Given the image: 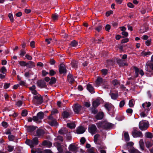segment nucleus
<instances>
[{
  "mask_svg": "<svg viewBox=\"0 0 153 153\" xmlns=\"http://www.w3.org/2000/svg\"><path fill=\"white\" fill-rule=\"evenodd\" d=\"M38 139L36 137L34 138L32 140H27L25 141L26 143L31 148L33 147L34 145H38Z\"/></svg>",
  "mask_w": 153,
  "mask_h": 153,
  "instance_id": "obj_1",
  "label": "nucleus"
},
{
  "mask_svg": "<svg viewBox=\"0 0 153 153\" xmlns=\"http://www.w3.org/2000/svg\"><path fill=\"white\" fill-rule=\"evenodd\" d=\"M139 128L142 131L145 130L149 127V124L147 121H141L139 123Z\"/></svg>",
  "mask_w": 153,
  "mask_h": 153,
  "instance_id": "obj_2",
  "label": "nucleus"
},
{
  "mask_svg": "<svg viewBox=\"0 0 153 153\" xmlns=\"http://www.w3.org/2000/svg\"><path fill=\"white\" fill-rule=\"evenodd\" d=\"M33 102L35 104H40L43 101V99L41 95H38L34 97L33 98Z\"/></svg>",
  "mask_w": 153,
  "mask_h": 153,
  "instance_id": "obj_3",
  "label": "nucleus"
},
{
  "mask_svg": "<svg viewBox=\"0 0 153 153\" xmlns=\"http://www.w3.org/2000/svg\"><path fill=\"white\" fill-rule=\"evenodd\" d=\"M44 116V113L42 112H40L38 113L37 116H34L33 117V120L38 123L40 122V121H39V120H42L43 119Z\"/></svg>",
  "mask_w": 153,
  "mask_h": 153,
  "instance_id": "obj_4",
  "label": "nucleus"
},
{
  "mask_svg": "<svg viewBox=\"0 0 153 153\" xmlns=\"http://www.w3.org/2000/svg\"><path fill=\"white\" fill-rule=\"evenodd\" d=\"M132 135L134 138L142 137L143 135L141 132L137 130L136 128H134L132 132Z\"/></svg>",
  "mask_w": 153,
  "mask_h": 153,
  "instance_id": "obj_5",
  "label": "nucleus"
},
{
  "mask_svg": "<svg viewBox=\"0 0 153 153\" xmlns=\"http://www.w3.org/2000/svg\"><path fill=\"white\" fill-rule=\"evenodd\" d=\"M134 69L135 71V77H137L139 74H140L141 76L144 75V73L142 70H140L135 67H134Z\"/></svg>",
  "mask_w": 153,
  "mask_h": 153,
  "instance_id": "obj_6",
  "label": "nucleus"
},
{
  "mask_svg": "<svg viewBox=\"0 0 153 153\" xmlns=\"http://www.w3.org/2000/svg\"><path fill=\"white\" fill-rule=\"evenodd\" d=\"M49 123L50 125L51 126H56L57 125V123L56 120H55L51 116L49 117Z\"/></svg>",
  "mask_w": 153,
  "mask_h": 153,
  "instance_id": "obj_7",
  "label": "nucleus"
},
{
  "mask_svg": "<svg viewBox=\"0 0 153 153\" xmlns=\"http://www.w3.org/2000/svg\"><path fill=\"white\" fill-rule=\"evenodd\" d=\"M89 132L92 134H93L97 131V128L95 125H92L88 127Z\"/></svg>",
  "mask_w": 153,
  "mask_h": 153,
  "instance_id": "obj_8",
  "label": "nucleus"
},
{
  "mask_svg": "<svg viewBox=\"0 0 153 153\" xmlns=\"http://www.w3.org/2000/svg\"><path fill=\"white\" fill-rule=\"evenodd\" d=\"M81 108V106L79 104H76L73 105V110L75 113L78 114Z\"/></svg>",
  "mask_w": 153,
  "mask_h": 153,
  "instance_id": "obj_9",
  "label": "nucleus"
},
{
  "mask_svg": "<svg viewBox=\"0 0 153 153\" xmlns=\"http://www.w3.org/2000/svg\"><path fill=\"white\" fill-rule=\"evenodd\" d=\"M145 69L148 72H151V70H153V63L146 64Z\"/></svg>",
  "mask_w": 153,
  "mask_h": 153,
  "instance_id": "obj_10",
  "label": "nucleus"
},
{
  "mask_svg": "<svg viewBox=\"0 0 153 153\" xmlns=\"http://www.w3.org/2000/svg\"><path fill=\"white\" fill-rule=\"evenodd\" d=\"M105 107L108 111L111 112L114 111V106L111 104L109 103L106 104L105 105Z\"/></svg>",
  "mask_w": 153,
  "mask_h": 153,
  "instance_id": "obj_11",
  "label": "nucleus"
},
{
  "mask_svg": "<svg viewBox=\"0 0 153 153\" xmlns=\"http://www.w3.org/2000/svg\"><path fill=\"white\" fill-rule=\"evenodd\" d=\"M85 128L82 126L79 127L76 129V132L78 134H82L85 131Z\"/></svg>",
  "mask_w": 153,
  "mask_h": 153,
  "instance_id": "obj_12",
  "label": "nucleus"
},
{
  "mask_svg": "<svg viewBox=\"0 0 153 153\" xmlns=\"http://www.w3.org/2000/svg\"><path fill=\"white\" fill-rule=\"evenodd\" d=\"M77 149V146L74 144H71L68 147L69 150L73 152H75Z\"/></svg>",
  "mask_w": 153,
  "mask_h": 153,
  "instance_id": "obj_13",
  "label": "nucleus"
},
{
  "mask_svg": "<svg viewBox=\"0 0 153 153\" xmlns=\"http://www.w3.org/2000/svg\"><path fill=\"white\" fill-rule=\"evenodd\" d=\"M45 133V132L44 130L41 129H38L36 131L37 135L39 137H42Z\"/></svg>",
  "mask_w": 153,
  "mask_h": 153,
  "instance_id": "obj_14",
  "label": "nucleus"
},
{
  "mask_svg": "<svg viewBox=\"0 0 153 153\" xmlns=\"http://www.w3.org/2000/svg\"><path fill=\"white\" fill-rule=\"evenodd\" d=\"M87 89L88 91L91 93H94V88L93 86L90 84H88L87 85Z\"/></svg>",
  "mask_w": 153,
  "mask_h": 153,
  "instance_id": "obj_15",
  "label": "nucleus"
},
{
  "mask_svg": "<svg viewBox=\"0 0 153 153\" xmlns=\"http://www.w3.org/2000/svg\"><path fill=\"white\" fill-rule=\"evenodd\" d=\"M59 72L60 74L65 73L66 72V70L64 65H60L59 68Z\"/></svg>",
  "mask_w": 153,
  "mask_h": 153,
  "instance_id": "obj_16",
  "label": "nucleus"
},
{
  "mask_svg": "<svg viewBox=\"0 0 153 153\" xmlns=\"http://www.w3.org/2000/svg\"><path fill=\"white\" fill-rule=\"evenodd\" d=\"M128 150L130 153H140L137 150L132 147L128 148Z\"/></svg>",
  "mask_w": 153,
  "mask_h": 153,
  "instance_id": "obj_17",
  "label": "nucleus"
},
{
  "mask_svg": "<svg viewBox=\"0 0 153 153\" xmlns=\"http://www.w3.org/2000/svg\"><path fill=\"white\" fill-rule=\"evenodd\" d=\"M38 86L41 88H45L46 86V84L44 81H38L37 82Z\"/></svg>",
  "mask_w": 153,
  "mask_h": 153,
  "instance_id": "obj_18",
  "label": "nucleus"
},
{
  "mask_svg": "<svg viewBox=\"0 0 153 153\" xmlns=\"http://www.w3.org/2000/svg\"><path fill=\"white\" fill-rule=\"evenodd\" d=\"M55 146L56 147L58 152H62L63 149L62 146L58 143H55Z\"/></svg>",
  "mask_w": 153,
  "mask_h": 153,
  "instance_id": "obj_19",
  "label": "nucleus"
},
{
  "mask_svg": "<svg viewBox=\"0 0 153 153\" xmlns=\"http://www.w3.org/2000/svg\"><path fill=\"white\" fill-rule=\"evenodd\" d=\"M144 112H142L140 113V115L141 117H146L147 115V113L148 112L150 111L149 108L146 109L145 110H144Z\"/></svg>",
  "mask_w": 153,
  "mask_h": 153,
  "instance_id": "obj_20",
  "label": "nucleus"
},
{
  "mask_svg": "<svg viewBox=\"0 0 153 153\" xmlns=\"http://www.w3.org/2000/svg\"><path fill=\"white\" fill-rule=\"evenodd\" d=\"M100 104V100L97 99L94 101L92 102V105L94 107H96L98 106Z\"/></svg>",
  "mask_w": 153,
  "mask_h": 153,
  "instance_id": "obj_21",
  "label": "nucleus"
},
{
  "mask_svg": "<svg viewBox=\"0 0 153 153\" xmlns=\"http://www.w3.org/2000/svg\"><path fill=\"white\" fill-rule=\"evenodd\" d=\"M151 103L150 102H145L143 103L142 105V106L144 110H145L146 109L149 108L151 106Z\"/></svg>",
  "mask_w": 153,
  "mask_h": 153,
  "instance_id": "obj_22",
  "label": "nucleus"
},
{
  "mask_svg": "<svg viewBox=\"0 0 153 153\" xmlns=\"http://www.w3.org/2000/svg\"><path fill=\"white\" fill-rule=\"evenodd\" d=\"M103 82L102 79L100 77H98L96 81V85L97 87L99 86Z\"/></svg>",
  "mask_w": 153,
  "mask_h": 153,
  "instance_id": "obj_23",
  "label": "nucleus"
},
{
  "mask_svg": "<svg viewBox=\"0 0 153 153\" xmlns=\"http://www.w3.org/2000/svg\"><path fill=\"white\" fill-rule=\"evenodd\" d=\"M103 123H104V128H109L112 127V124L110 123L105 121Z\"/></svg>",
  "mask_w": 153,
  "mask_h": 153,
  "instance_id": "obj_24",
  "label": "nucleus"
},
{
  "mask_svg": "<svg viewBox=\"0 0 153 153\" xmlns=\"http://www.w3.org/2000/svg\"><path fill=\"white\" fill-rule=\"evenodd\" d=\"M36 128L35 126H29L27 128V130L28 132H32L36 129Z\"/></svg>",
  "mask_w": 153,
  "mask_h": 153,
  "instance_id": "obj_25",
  "label": "nucleus"
},
{
  "mask_svg": "<svg viewBox=\"0 0 153 153\" xmlns=\"http://www.w3.org/2000/svg\"><path fill=\"white\" fill-rule=\"evenodd\" d=\"M103 117V114L102 112L98 113L96 116V118L97 120H101Z\"/></svg>",
  "mask_w": 153,
  "mask_h": 153,
  "instance_id": "obj_26",
  "label": "nucleus"
},
{
  "mask_svg": "<svg viewBox=\"0 0 153 153\" xmlns=\"http://www.w3.org/2000/svg\"><path fill=\"white\" fill-rule=\"evenodd\" d=\"M31 152L32 153H41L43 152L42 150L41 149H33L31 150Z\"/></svg>",
  "mask_w": 153,
  "mask_h": 153,
  "instance_id": "obj_27",
  "label": "nucleus"
},
{
  "mask_svg": "<svg viewBox=\"0 0 153 153\" xmlns=\"http://www.w3.org/2000/svg\"><path fill=\"white\" fill-rule=\"evenodd\" d=\"M67 126L71 129L74 128L75 127L76 125L74 123H68L67 125Z\"/></svg>",
  "mask_w": 153,
  "mask_h": 153,
  "instance_id": "obj_28",
  "label": "nucleus"
},
{
  "mask_svg": "<svg viewBox=\"0 0 153 153\" xmlns=\"http://www.w3.org/2000/svg\"><path fill=\"white\" fill-rule=\"evenodd\" d=\"M146 146L147 148L152 147L153 145V143L152 141H147L145 142Z\"/></svg>",
  "mask_w": 153,
  "mask_h": 153,
  "instance_id": "obj_29",
  "label": "nucleus"
},
{
  "mask_svg": "<svg viewBox=\"0 0 153 153\" xmlns=\"http://www.w3.org/2000/svg\"><path fill=\"white\" fill-rule=\"evenodd\" d=\"M151 52L148 51L146 52L145 51H143L141 52V54L142 56H148L152 54Z\"/></svg>",
  "mask_w": 153,
  "mask_h": 153,
  "instance_id": "obj_30",
  "label": "nucleus"
},
{
  "mask_svg": "<svg viewBox=\"0 0 153 153\" xmlns=\"http://www.w3.org/2000/svg\"><path fill=\"white\" fill-rule=\"evenodd\" d=\"M140 148L142 150H143L144 148V143L143 140H140L139 142Z\"/></svg>",
  "mask_w": 153,
  "mask_h": 153,
  "instance_id": "obj_31",
  "label": "nucleus"
},
{
  "mask_svg": "<svg viewBox=\"0 0 153 153\" xmlns=\"http://www.w3.org/2000/svg\"><path fill=\"white\" fill-rule=\"evenodd\" d=\"M68 80L70 83H72L74 81L73 76L71 75H69L68 76Z\"/></svg>",
  "mask_w": 153,
  "mask_h": 153,
  "instance_id": "obj_32",
  "label": "nucleus"
},
{
  "mask_svg": "<svg viewBox=\"0 0 153 153\" xmlns=\"http://www.w3.org/2000/svg\"><path fill=\"white\" fill-rule=\"evenodd\" d=\"M59 132L60 134H63L66 133L67 131L66 128H63L59 130Z\"/></svg>",
  "mask_w": 153,
  "mask_h": 153,
  "instance_id": "obj_33",
  "label": "nucleus"
},
{
  "mask_svg": "<svg viewBox=\"0 0 153 153\" xmlns=\"http://www.w3.org/2000/svg\"><path fill=\"white\" fill-rule=\"evenodd\" d=\"M100 137V135L98 134L95 135L94 137V141L96 144L97 143V141Z\"/></svg>",
  "mask_w": 153,
  "mask_h": 153,
  "instance_id": "obj_34",
  "label": "nucleus"
},
{
  "mask_svg": "<svg viewBox=\"0 0 153 153\" xmlns=\"http://www.w3.org/2000/svg\"><path fill=\"white\" fill-rule=\"evenodd\" d=\"M124 136L126 140L128 141L129 140V137L128 132H125L124 133Z\"/></svg>",
  "mask_w": 153,
  "mask_h": 153,
  "instance_id": "obj_35",
  "label": "nucleus"
},
{
  "mask_svg": "<svg viewBox=\"0 0 153 153\" xmlns=\"http://www.w3.org/2000/svg\"><path fill=\"white\" fill-rule=\"evenodd\" d=\"M71 46L76 47L78 45V43L75 40H74L71 42Z\"/></svg>",
  "mask_w": 153,
  "mask_h": 153,
  "instance_id": "obj_36",
  "label": "nucleus"
},
{
  "mask_svg": "<svg viewBox=\"0 0 153 153\" xmlns=\"http://www.w3.org/2000/svg\"><path fill=\"white\" fill-rule=\"evenodd\" d=\"M104 123V122H100L98 123H97V125L98 128H99V127L104 128V123Z\"/></svg>",
  "mask_w": 153,
  "mask_h": 153,
  "instance_id": "obj_37",
  "label": "nucleus"
},
{
  "mask_svg": "<svg viewBox=\"0 0 153 153\" xmlns=\"http://www.w3.org/2000/svg\"><path fill=\"white\" fill-rule=\"evenodd\" d=\"M64 118H67L70 116L69 113L67 111H64L62 114Z\"/></svg>",
  "mask_w": 153,
  "mask_h": 153,
  "instance_id": "obj_38",
  "label": "nucleus"
},
{
  "mask_svg": "<svg viewBox=\"0 0 153 153\" xmlns=\"http://www.w3.org/2000/svg\"><path fill=\"white\" fill-rule=\"evenodd\" d=\"M111 96L112 99L115 100L118 97V95L117 94H115L113 93H111Z\"/></svg>",
  "mask_w": 153,
  "mask_h": 153,
  "instance_id": "obj_39",
  "label": "nucleus"
},
{
  "mask_svg": "<svg viewBox=\"0 0 153 153\" xmlns=\"http://www.w3.org/2000/svg\"><path fill=\"white\" fill-rule=\"evenodd\" d=\"M145 135L146 137L149 138H151L153 137L152 134L149 132L146 133Z\"/></svg>",
  "mask_w": 153,
  "mask_h": 153,
  "instance_id": "obj_40",
  "label": "nucleus"
},
{
  "mask_svg": "<svg viewBox=\"0 0 153 153\" xmlns=\"http://www.w3.org/2000/svg\"><path fill=\"white\" fill-rule=\"evenodd\" d=\"M19 63L21 66H25L27 65V63L25 61H19Z\"/></svg>",
  "mask_w": 153,
  "mask_h": 153,
  "instance_id": "obj_41",
  "label": "nucleus"
},
{
  "mask_svg": "<svg viewBox=\"0 0 153 153\" xmlns=\"http://www.w3.org/2000/svg\"><path fill=\"white\" fill-rule=\"evenodd\" d=\"M102 75L104 76L107 74L108 70L106 69H103L101 71Z\"/></svg>",
  "mask_w": 153,
  "mask_h": 153,
  "instance_id": "obj_42",
  "label": "nucleus"
},
{
  "mask_svg": "<svg viewBox=\"0 0 153 153\" xmlns=\"http://www.w3.org/2000/svg\"><path fill=\"white\" fill-rule=\"evenodd\" d=\"M112 84L114 85L117 86L119 84V82L117 79H114L112 81Z\"/></svg>",
  "mask_w": 153,
  "mask_h": 153,
  "instance_id": "obj_43",
  "label": "nucleus"
},
{
  "mask_svg": "<svg viewBox=\"0 0 153 153\" xmlns=\"http://www.w3.org/2000/svg\"><path fill=\"white\" fill-rule=\"evenodd\" d=\"M152 40L150 39L147 40L145 42L146 45L147 46H150L151 44Z\"/></svg>",
  "mask_w": 153,
  "mask_h": 153,
  "instance_id": "obj_44",
  "label": "nucleus"
},
{
  "mask_svg": "<svg viewBox=\"0 0 153 153\" xmlns=\"http://www.w3.org/2000/svg\"><path fill=\"white\" fill-rule=\"evenodd\" d=\"M59 17V15L56 14H54L52 16V18L54 21L57 20Z\"/></svg>",
  "mask_w": 153,
  "mask_h": 153,
  "instance_id": "obj_45",
  "label": "nucleus"
},
{
  "mask_svg": "<svg viewBox=\"0 0 153 153\" xmlns=\"http://www.w3.org/2000/svg\"><path fill=\"white\" fill-rule=\"evenodd\" d=\"M8 138L10 141H12L14 139L15 137L12 135L10 134L8 136Z\"/></svg>",
  "mask_w": 153,
  "mask_h": 153,
  "instance_id": "obj_46",
  "label": "nucleus"
},
{
  "mask_svg": "<svg viewBox=\"0 0 153 153\" xmlns=\"http://www.w3.org/2000/svg\"><path fill=\"white\" fill-rule=\"evenodd\" d=\"M7 148V150L10 152L12 151L14 149L13 147L11 146H8Z\"/></svg>",
  "mask_w": 153,
  "mask_h": 153,
  "instance_id": "obj_47",
  "label": "nucleus"
},
{
  "mask_svg": "<svg viewBox=\"0 0 153 153\" xmlns=\"http://www.w3.org/2000/svg\"><path fill=\"white\" fill-rule=\"evenodd\" d=\"M134 101L133 100H131L129 102V105L130 107H132L134 105Z\"/></svg>",
  "mask_w": 153,
  "mask_h": 153,
  "instance_id": "obj_48",
  "label": "nucleus"
},
{
  "mask_svg": "<svg viewBox=\"0 0 153 153\" xmlns=\"http://www.w3.org/2000/svg\"><path fill=\"white\" fill-rule=\"evenodd\" d=\"M56 82V79L53 77H52L51 78L50 83V84H53L54 83Z\"/></svg>",
  "mask_w": 153,
  "mask_h": 153,
  "instance_id": "obj_49",
  "label": "nucleus"
},
{
  "mask_svg": "<svg viewBox=\"0 0 153 153\" xmlns=\"http://www.w3.org/2000/svg\"><path fill=\"white\" fill-rule=\"evenodd\" d=\"M97 147L99 150L104 149L106 148V147L104 145L98 146Z\"/></svg>",
  "mask_w": 153,
  "mask_h": 153,
  "instance_id": "obj_50",
  "label": "nucleus"
},
{
  "mask_svg": "<svg viewBox=\"0 0 153 153\" xmlns=\"http://www.w3.org/2000/svg\"><path fill=\"white\" fill-rule=\"evenodd\" d=\"M26 52L24 50H21L20 51V53L19 54V55L21 56L22 57L24 56L25 54L26 53Z\"/></svg>",
  "mask_w": 153,
  "mask_h": 153,
  "instance_id": "obj_51",
  "label": "nucleus"
},
{
  "mask_svg": "<svg viewBox=\"0 0 153 153\" xmlns=\"http://www.w3.org/2000/svg\"><path fill=\"white\" fill-rule=\"evenodd\" d=\"M1 71L2 73L5 74L6 73L7 70L5 67H2L1 69Z\"/></svg>",
  "mask_w": 153,
  "mask_h": 153,
  "instance_id": "obj_52",
  "label": "nucleus"
},
{
  "mask_svg": "<svg viewBox=\"0 0 153 153\" xmlns=\"http://www.w3.org/2000/svg\"><path fill=\"white\" fill-rule=\"evenodd\" d=\"M22 104V102L20 100L18 101L16 103V105L18 106H21Z\"/></svg>",
  "mask_w": 153,
  "mask_h": 153,
  "instance_id": "obj_53",
  "label": "nucleus"
},
{
  "mask_svg": "<svg viewBox=\"0 0 153 153\" xmlns=\"http://www.w3.org/2000/svg\"><path fill=\"white\" fill-rule=\"evenodd\" d=\"M27 113L26 110H24L22 111V115L23 116H26L27 114Z\"/></svg>",
  "mask_w": 153,
  "mask_h": 153,
  "instance_id": "obj_54",
  "label": "nucleus"
},
{
  "mask_svg": "<svg viewBox=\"0 0 153 153\" xmlns=\"http://www.w3.org/2000/svg\"><path fill=\"white\" fill-rule=\"evenodd\" d=\"M8 17L11 21V22H13L14 21V19L13 15L11 13H9L8 15Z\"/></svg>",
  "mask_w": 153,
  "mask_h": 153,
  "instance_id": "obj_55",
  "label": "nucleus"
},
{
  "mask_svg": "<svg viewBox=\"0 0 153 153\" xmlns=\"http://www.w3.org/2000/svg\"><path fill=\"white\" fill-rule=\"evenodd\" d=\"M84 105L87 107H89L91 105L90 102H84Z\"/></svg>",
  "mask_w": 153,
  "mask_h": 153,
  "instance_id": "obj_56",
  "label": "nucleus"
},
{
  "mask_svg": "<svg viewBox=\"0 0 153 153\" xmlns=\"http://www.w3.org/2000/svg\"><path fill=\"white\" fill-rule=\"evenodd\" d=\"M125 104L124 100L121 101L120 103L119 106L120 108H122L124 106Z\"/></svg>",
  "mask_w": 153,
  "mask_h": 153,
  "instance_id": "obj_57",
  "label": "nucleus"
},
{
  "mask_svg": "<svg viewBox=\"0 0 153 153\" xmlns=\"http://www.w3.org/2000/svg\"><path fill=\"white\" fill-rule=\"evenodd\" d=\"M56 73V72L53 70H50L49 72V74L51 76H53Z\"/></svg>",
  "mask_w": 153,
  "mask_h": 153,
  "instance_id": "obj_58",
  "label": "nucleus"
},
{
  "mask_svg": "<svg viewBox=\"0 0 153 153\" xmlns=\"http://www.w3.org/2000/svg\"><path fill=\"white\" fill-rule=\"evenodd\" d=\"M127 113L131 114L133 112V110L131 108H128L126 111Z\"/></svg>",
  "mask_w": 153,
  "mask_h": 153,
  "instance_id": "obj_59",
  "label": "nucleus"
},
{
  "mask_svg": "<svg viewBox=\"0 0 153 153\" xmlns=\"http://www.w3.org/2000/svg\"><path fill=\"white\" fill-rule=\"evenodd\" d=\"M111 28V26L109 25H107L105 27V29L106 31H109V30Z\"/></svg>",
  "mask_w": 153,
  "mask_h": 153,
  "instance_id": "obj_60",
  "label": "nucleus"
},
{
  "mask_svg": "<svg viewBox=\"0 0 153 153\" xmlns=\"http://www.w3.org/2000/svg\"><path fill=\"white\" fill-rule=\"evenodd\" d=\"M129 41V39L128 38H125L123 39L121 42L122 43H124L128 42Z\"/></svg>",
  "mask_w": 153,
  "mask_h": 153,
  "instance_id": "obj_61",
  "label": "nucleus"
},
{
  "mask_svg": "<svg viewBox=\"0 0 153 153\" xmlns=\"http://www.w3.org/2000/svg\"><path fill=\"white\" fill-rule=\"evenodd\" d=\"M85 141V139L84 137L81 138L80 140V142L82 144H84Z\"/></svg>",
  "mask_w": 153,
  "mask_h": 153,
  "instance_id": "obj_62",
  "label": "nucleus"
},
{
  "mask_svg": "<svg viewBox=\"0 0 153 153\" xmlns=\"http://www.w3.org/2000/svg\"><path fill=\"white\" fill-rule=\"evenodd\" d=\"M146 31V29H144L143 27H142L140 30V33H143Z\"/></svg>",
  "mask_w": 153,
  "mask_h": 153,
  "instance_id": "obj_63",
  "label": "nucleus"
},
{
  "mask_svg": "<svg viewBox=\"0 0 153 153\" xmlns=\"http://www.w3.org/2000/svg\"><path fill=\"white\" fill-rule=\"evenodd\" d=\"M88 153H95L93 149L92 148L88 150Z\"/></svg>",
  "mask_w": 153,
  "mask_h": 153,
  "instance_id": "obj_64",
  "label": "nucleus"
}]
</instances>
